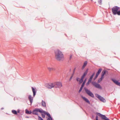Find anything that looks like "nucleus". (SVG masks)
<instances>
[{
	"mask_svg": "<svg viewBox=\"0 0 120 120\" xmlns=\"http://www.w3.org/2000/svg\"><path fill=\"white\" fill-rule=\"evenodd\" d=\"M42 113H43L44 114L47 115L49 117H51L49 113L48 112H47L45 111H43V110Z\"/></svg>",
	"mask_w": 120,
	"mask_h": 120,
	"instance_id": "obj_15",
	"label": "nucleus"
},
{
	"mask_svg": "<svg viewBox=\"0 0 120 120\" xmlns=\"http://www.w3.org/2000/svg\"><path fill=\"white\" fill-rule=\"evenodd\" d=\"M97 77H96V75L95 77V78L94 79V80H95L97 78Z\"/></svg>",
	"mask_w": 120,
	"mask_h": 120,
	"instance_id": "obj_36",
	"label": "nucleus"
},
{
	"mask_svg": "<svg viewBox=\"0 0 120 120\" xmlns=\"http://www.w3.org/2000/svg\"><path fill=\"white\" fill-rule=\"evenodd\" d=\"M103 79V78H102V77H101V78L98 80V83L100 82Z\"/></svg>",
	"mask_w": 120,
	"mask_h": 120,
	"instance_id": "obj_23",
	"label": "nucleus"
},
{
	"mask_svg": "<svg viewBox=\"0 0 120 120\" xmlns=\"http://www.w3.org/2000/svg\"><path fill=\"white\" fill-rule=\"evenodd\" d=\"M85 91L87 94L89 96L92 97H94V95L90 91L86 88H84Z\"/></svg>",
	"mask_w": 120,
	"mask_h": 120,
	"instance_id": "obj_5",
	"label": "nucleus"
},
{
	"mask_svg": "<svg viewBox=\"0 0 120 120\" xmlns=\"http://www.w3.org/2000/svg\"><path fill=\"white\" fill-rule=\"evenodd\" d=\"M41 104L44 107H45L46 106V103L45 101H43L42 100L41 102Z\"/></svg>",
	"mask_w": 120,
	"mask_h": 120,
	"instance_id": "obj_19",
	"label": "nucleus"
},
{
	"mask_svg": "<svg viewBox=\"0 0 120 120\" xmlns=\"http://www.w3.org/2000/svg\"><path fill=\"white\" fill-rule=\"evenodd\" d=\"M102 1L101 0H99L98 1V3L100 4H101Z\"/></svg>",
	"mask_w": 120,
	"mask_h": 120,
	"instance_id": "obj_29",
	"label": "nucleus"
},
{
	"mask_svg": "<svg viewBox=\"0 0 120 120\" xmlns=\"http://www.w3.org/2000/svg\"><path fill=\"white\" fill-rule=\"evenodd\" d=\"M47 68L49 71H54L55 70V68L53 67H48Z\"/></svg>",
	"mask_w": 120,
	"mask_h": 120,
	"instance_id": "obj_13",
	"label": "nucleus"
},
{
	"mask_svg": "<svg viewBox=\"0 0 120 120\" xmlns=\"http://www.w3.org/2000/svg\"><path fill=\"white\" fill-rule=\"evenodd\" d=\"M83 88V87H81L79 90V93H80L81 91L82 90V89Z\"/></svg>",
	"mask_w": 120,
	"mask_h": 120,
	"instance_id": "obj_27",
	"label": "nucleus"
},
{
	"mask_svg": "<svg viewBox=\"0 0 120 120\" xmlns=\"http://www.w3.org/2000/svg\"><path fill=\"white\" fill-rule=\"evenodd\" d=\"M32 91L33 93V96L34 97L35 96L36 94V91L35 90L33 87H32Z\"/></svg>",
	"mask_w": 120,
	"mask_h": 120,
	"instance_id": "obj_17",
	"label": "nucleus"
},
{
	"mask_svg": "<svg viewBox=\"0 0 120 120\" xmlns=\"http://www.w3.org/2000/svg\"><path fill=\"white\" fill-rule=\"evenodd\" d=\"M41 114V115H42V117L43 118H44L45 116V114H44L43 113H42Z\"/></svg>",
	"mask_w": 120,
	"mask_h": 120,
	"instance_id": "obj_25",
	"label": "nucleus"
},
{
	"mask_svg": "<svg viewBox=\"0 0 120 120\" xmlns=\"http://www.w3.org/2000/svg\"><path fill=\"white\" fill-rule=\"evenodd\" d=\"M87 64V62L86 61H85L82 67V69H83L85 67L86 65Z\"/></svg>",
	"mask_w": 120,
	"mask_h": 120,
	"instance_id": "obj_18",
	"label": "nucleus"
},
{
	"mask_svg": "<svg viewBox=\"0 0 120 120\" xmlns=\"http://www.w3.org/2000/svg\"><path fill=\"white\" fill-rule=\"evenodd\" d=\"M96 120H98V116H96Z\"/></svg>",
	"mask_w": 120,
	"mask_h": 120,
	"instance_id": "obj_34",
	"label": "nucleus"
},
{
	"mask_svg": "<svg viewBox=\"0 0 120 120\" xmlns=\"http://www.w3.org/2000/svg\"><path fill=\"white\" fill-rule=\"evenodd\" d=\"M55 58L58 61L63 60L64 59V56L62 52L59 50L55 51Z\"/></svg>",
	"mask_w": 120,
	"mask_h": 120,
	"instance_id": "obj_1",
	"label": "nucleus"
},
{
	"mask_svg": "<svg viewBox=\"0 0 120 120\" xmlns=\"http://www.w3.org/2000/svg\"><path fill=\"white\" fill-rule=\"evenodd\" d=\"M25 111L26 113L27 114H30L32 113L31 111H29L27 109Z\"/></svg>",
	"mask_w": 120,
	"mask_h": 120,
	"instance_id": "obj_20",
	"label": "nucleus"
},
{
	"mask_svg": "<svg viewBox=\"0 0 120 120\" xmlns=\"http://www.w3.org/2000/svg\"><path fill=\"white\" fill-rule=\"evenodd\" d=\"M86 72H85L83 74V75H82V78H84V77H85V76H86V75L87 74Z\"/></svg>",
	"mask_w": 120,
	"mask_h": 120,
	"instance_id": "obj_22",
	"label": "nucleus"
},
{
	"mask_svg": "<svg viewBox=\"0 0 120 120\" xmlns=\"http://www.w3.org/2000/svg\"><path fill=\"white\" fill-rule=\"evenodd\" d=\"M106 71L105 70H103L102 72V75H101V77H102V78H104V76L105 75V74L106 73Z\"/></svg>",
	"mask_w": 120,
	"mask_h": 120,
	"instance_id": "obj_16",
	"label": "nucleus"
},
{
	"mask_svg": "<svg viewBox=\"0 0 120 120\" xmlns=\"http://www.w3.org/2000/svg\"><path fill=\"white\" fill-rule=\"evenodd\" d=\"M99 74L97 72L96 74V77H97L98 76V75H99Z\"/></svg>",
	"mask_w": 120,
	"mask_h": 120,
	"instance_id": "obj_31",
	"label": "nucleus"
},
{
	"mask_svg": "<svg viewBox=\"0 0 120 120\" xmlns=\"http://www.w3.org/2000/svg\"><path fill=\"white\" fill-rule=\"evenodd\" d=\"M17 112L18 113H19V110H17Z\"/></svg>",
	"mask_w": 120,
	"mask_h": 120,
	"instance_id": "obj_37",
	"label": "nucleus"
},
{
	"mask_svg": "<svg viewBox=\"0 0 120 120\" xmlns=\"http://www.w3.org/2000/svg\"><path fill=\"white\" fill-rule=\"evenodd\" d=\"M83 79L84 78L81 77V78L80 79L78 78H76V80L78 81H79V83H80L82 82Z\"/></svg>",
	"mask_w": 120,
	"mask_h": 120,
	"instance_id": "obj_12",
	"label": "nucleus"
},
{
	"mask_svg": "<svg viewBox=\"0 0 120 120\" xmlns=\"http://www.w3.org/2000/svg\"><path fill=\"white\" fill-rule=\"evenodd\" d=\"M54 83H47L45 85V86L48 89H51L54 87Z\"/></svg>",
	"mask_w": 120,
	"mask_h": 120,
	"instance_id": "obj_6",
	"label": "nucleus"
},
{
	"mask_svg": "<svg viewBox=\"0 0 120 120\" xmlns=\"http://www.w3.org/2000/svg\"><path fill=\"white\" fill-rule=\"evenodd\" d=\"M86 79H85V80L84 81V82H83V83H85V82H86Z\"/></svg>",
	"mask_w": 120,
	"mask_h": 120,
	"instance_id": "obj_33",
	"label": "nucleus"
},
{
	"mask_svg": "<svg viewBox=\"0 0 120 120\" xmlns=\"http://www.w3.org/2000/svg\"><path fill=\"white\" fill-rule=\"evenodd\" d=\"M119 9L118 7L117 6H114L112 9V11L114 15L117 14L118 15H120V11H118Z\"/></svg>",
	"mask_w": 120,
	"mask_h": 120,
	"instance_id": "obj_2",
	"label": "nucleus"
},
{
	"mask_svg": "<svg viewBox=\"0 0 120 120\" xmlns=\"http://www.w3.org/2000/svg\"><path fill=\"white\" fill-rule=\"evenodd\" d=\"M101 70L102 69L101 68H100L99 69L98 71L97 72L99 74H100L101 72Z\"/></svg>",
	"mask_w": 120,
	"mask_h": 120,
	"instance_id": "obj_26",
	"label": "nucleus"
},
{
	"mask_svg": "<svg viewBox=\"0 0 120 120\" xmlns=\"http://www.w3.org/2000/svg\"><path fill=\"white\" fill-rule=\"evenodd\" d=\"M12 113L14 114H17V112L15 110H12Z\"/></svg>",
	"mask_w": 120,
	"mask_h": 120,
	"instance_id": "obj_21",
	"label": "nucleus"
},
{
	"mask_svg": "<svg viewBox=\"0 0 120 120\" xmlns=\"http://www.w3.org/2000/svg\"><path fill=\"white\" fill-rule=\"evenodd\" d=\"M88 69H87L85 72H86V73H87V72H88Z\"/></svg>",
	"mask_w": 120,
	"mask_h": 120,
	"instance_id": "obj_35",
	"label": "nucleus"
},
{
	"mask_svg": "<svg viewBox=\"0 0 120 120\" xmlns=\"http://www.w3.org/2000/svg\"><path fill=\"white\" fill-rule=\"evenodd\" d=\"M96 96L101 101L103 102H106L105 99L101 97L98 94H96Z\"/></svg>",
	"mask_w": 120,
	"mask_h": 120,
	"instance_id": "obj_7",
	"label": "nucleus"
},
{
	"mask_svg": "<svg viewBox=\"0 0 120 120\" xmlns=\"http://www.w3.org/2000/svg\"><path fill=\"white\" fill-rule=\"evenodd\" d=\"M38 118L39 120H44L42 118L39 116H38Z\"/></svg>",
	"mask_w": 120,
	"mask_h": 120,
	"instance_id": "obj_24",
	"label": "nucleus"
},
{
	"mask_svg": "<svg viewBox=\"0 0 120 120\" xmlns=\"http://www.w3.org/2000/svg\"><path fill=\"white\" fill-rule=\"evenodd\" d=\"M112 80L116 85L120 86V82H119L118 81L114 79H112Z\"/></svg>",
	"mask_w": 120,
	"mask_h": 120,
	"instance_id": "obj_10",
	"label": "nucleus"
},
{
	"mask_svg": "<svg viewBox=\"0 0 120 120\" xmlns=\"http://www.w3.org/2000/svg\"><path fill=\"white\" fill-rule=\"evenodd\" d=\"M92 83L96 88L101 89H102V87L99 84L95 82H92Z\"/></svg>",
	"mask_w": 120,
	"mask_h": 120,
	"instance_id": "obj_8",
	"label": "nucleus"
},
{
	"mask_svg": "<svg viewBox=\"0 0 120 120\" xmlns=\"http://www.w3.org/2000/svg\"><path fill=\"white\" fill-rule=\"evenodd\" d=\"M47 120H52V118L51 117H49L47 119Z\"/></svg>",
	"mask_w": 120,
	"mask_h": 120,
	"instance_id": "obj_28",
	"label": "nucleus"
},
{
	"mask_svg": "<svg viewBox=\"0 0 120 120\" xmlns=\"http://www.w3.org/2000/svg\"><path fill=\"white\" fill-rule=\"evenodd\" d=\"M43 110L41 108H36L34 109L32 112L35 115H38V112H39L40 113H42Z\"/></svg>",
	"mask_w": 120,
	"mask_h": 120,
	"instance_id": "obj_3",
	"label": "nucleus"
},
{
	"mask_svg": "<svg viewBox=\"0 0 120 120\" xmlns=\"http://www.w3.org/2000/svg\"><path fill=\"white\" fill-rule=\"evenodd\" d=\"M54 87L56 88H60L62 86V85L61 82H54Z\"/></svg>",
	"mask_w": 120,
	"mask_h": 120,
	"instance_id": "obj_4",
	"label": "nucleus"
},
{
	"mask_svg": "<svg viewBox=\"0 0 120 120\" xmlns=\"http://www.w3.org/2000/svg\"><path fill=\"white\" fill-rule=\"evenodd\" d=\"M94 74H93L92 75H91V76H90V78H89V80L87 82V83L86 84V86H88V85L92 81V79L94 76Z\"/></svg>",
	"mask_w": 120,
	"mask_h": 120,
	"instance_id": "obj_9",
	"label": "nucleus"
},
{
	"mask_svg": "<svg viewBox=\"0 0 120 120\" xmlns=\"http://www.w3.org/2000/svg\"><path fill=\"white\" fill-rule=\"evenodd\" d=\"M85 84V83L83 82L82 85L81 87H83L84 86Z\"/></svg>",
	"mask_w": 120,
	"mask_h": 120,
	"instance_id": "obj_30",
	"label": "nucleus"
},
{
	"mask_svg": "<svg viewBox=\"0 0 120 120\" xmlns=\"http://www.w3.org/2000/svg\"><path fill=\"white\" fill-rule=\"evenodd\" d=\"M72 78V76H71L70 78V80H71V79Z\"/></svg>",
	"mask_w": 120,
	"mask_h": 120,
	"instance_id": "obj_38",
	"label": "nucleus"
},
{
	"mask_svg": "<svg viewBox=\"0 0 120 120\" xmlns=\"http://www.w3.org/2000/svg\"><path fill=\"white\" fill-rule=\"evenodd\" d=\"M99 74L97 72L96 74V77H97L98 76V75H99Z\"/></svg>",
	"mask_w": 120,
	"mask_h": 120,
	"instance_id": "obj_32",
	"label": "nucleus"
},
{
	"mask_svg": "<svg viewBox=\"0 0 120 120\" xmlns=\"http://www.w3.org/2000/svg\"><path fill=\"white\" fill-rule=\"evenodd\" d=\"M28 98L31 104H32L33 101V98L30 95H29L28 96Z\"/></svg>",
	"mask_w": 120,
	"mask_h": 120,
	"instance_id": "obj_11",
	"label": "nucleus"
},
{
	"mask_svg": "<svg viewBox=\"0 0 120 120\" xmlns=\"http://www.w3.org/2000/svg\"><path fill=\"white\" fill-rule=\"evenodd\" d=\"M82 98L85 101H86V102L88 103L89 104H90V102L89 101V100L87 99L86 98L84 97L83 96H81Z\"/></svg>",
	"mask_w": 120,
	"mask_h": 120,
	"instance_id": "obj_14",
	"label": "nucleus"
}]
</instances>
